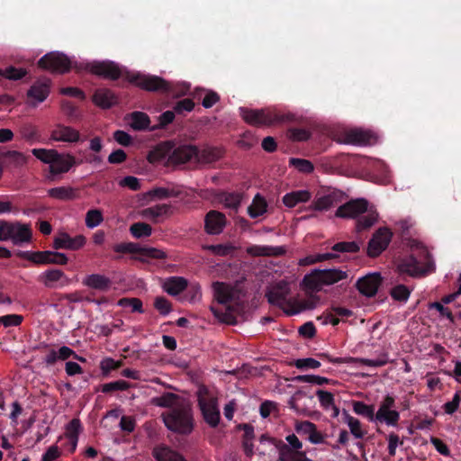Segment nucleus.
Here are the masks:
<instances>
[{"mask_svg": "<svg viewBox=\"0 0 461 461\" xmlns=\"http://www.w3.org/2000/svg\"><path fill=\"white\" fill-rule=\"evenodd\" d=\"M161 418L170 431L189 435L194 430V418L189 402L181 400L173 409L163 412Z\"/></svg>", "mask_w": 461, "mask_h": 461, "instance_id": "nucleus-1", "label": "nucleus"}, {"mask_svg": "<svg viewBox=\"0 0 461 461\" xmlns=\"http://www.w3.org/2000/svg\"><path fill=\"white\" fill-rule=\"evenodd\" d=\"M300 289L304 293L306 298L292 300L290 303L297 305V308L291 310L290 313H300L312 310L320 303L321 298L317 295V293L321 291L322 284L318 269H313L303 276L300 283Z\"/></svg>", "mask_w": 461, "mask_h": 461, "instance_id": "nucleus-2", "label": "nucleus"}, {"mask_svg": "<svg viewBox=\"0 0 461 461\" xmlns=\"http://www.w3.org/2000/svg\"><path fill=\"white\" fill-rule=\"evenodd\" d=\"M330 138L337 143L353 146H369L376 143L378 140L372 130L357 127L331 131Z\"/></svg>", "mask_w": 461, "mask_h": 461, "instance_id": "nucleus-3", "label": "nucleus"}, {"mask_svg": "<svg viewBox=\"0 0 461 461\" xmlns=\"http://www.w3.org/2000/svg\"><path fill=\"white\" fill-rule=\"evenodd\" d=\"M32 231L29 224L0 221V241L12 240L14 245L30 243Z\"/></svg>", "mask_w": 461, "mask_h": 461, "instance_id": "nucleus-4", "label": "nucleus"}, {"mask_svg": "<svg viewBox=\"0 0 461 461\" xmlns=\"http://www.w3.org/2000/svg\"><path fill=\"white\" fill-rule=\"evenodd\" d=\"M113 249L116 253L140 254L139 257H134L133 258L142 263L148 262V258L166 259L167 258V254L162 249L153 247H141L134 242L119 243L114 245Z\"/></svg>", "mask_w": 461, "mask_h": 461, "instance_id": "nucleus-5", "label": "nucleus"}, {"mask_svg": "<svg viewBox=\"0 0 461 461\" xmlns=\"http://www.w3.org/2000/svg\"><path fill=\"white\" fill-rule=\"evenodd\" d=\"M290 294V288L287 282L282 280L276 284V285L268 290L265 296L267 298V302L275 306L279 307L289 316L295 315L296 313H290L291 310H294L297 308V305L291 303L292 300L297 299L296 297H293L287 299V296Z\"/></svg>", "mask_w": 461, "mask_h": 461, "instance_id": "nucleus-6", "label": "nucleus"}, {"mask_svg": "<svg viewBox=\"0 0 461 461\" xmlns=\"http://www.w3.org/2000/svg\"><path fill=\"white\" fill-rule=\"evenodd\" d=\"M15 255L23 259L32 262L36 265H67L68 258L66 254L45 250V251H17Z\"/></svg>", "mask_w": 461, "mask_h": 461, "instance_id": "nucleus-7", "label": "nucleus"}, {"mask_svg": "<svg viewBox=\"0 0 461 461\" xmlns=\"http://www.w3.org/2000/svg\"><path fill=\"white\" fill-rule=\"evenodd\" d=\"M434 269V263L430 258L423 266H420L419 261L413 256L402 259L396 266V273L402 276V278L406 276L412 278H420Z\"/></svg>", "mask_w": 461, "mask_h": 461, "instance_id": "nucleus-8", "label": "nucleus"}, {"mask_svg": "<svg viewBox=\"0 0 461 461\" xmlns=\"http://www.w3.org/2000/svg\"><path fill=\"white\" fill-rule=\"evenodd\" d=\"M214 299L221 304H227L234 302L240 304L246 296V292L239 285H229L223 282H214L212 284Z\"/></svg>", "mask_w": 461, "mask_h": 461, "instance_id": "nucleus-9", "label": "nucleus"}, {"mask_svg": "<svg viewBox=\"0 0 461 461\" xmlns=\"http://www.w3.org/2000/svg\"><path fill=\"white\" fill-rule=\"evenodd\" d=\"M38 66L42 69L65 74L70 70L71 61L63 53L50 52L39 59Z\"/></svg>", "mask_w": 461, "mask_h": 461, "instance_id": "nucleus-10", "label": "nucleus"}, {"mask_svg": "<svg viewBox=\"0 0 461 461\" xmlns=\"http://www.w3.org/2000/svg\"><path fill=\"white\" fill-rule=\"evenodd\" d=\"M392 237V231L386 227H381L376 230L367 243V256L369 258L380 256L388 248Z\"/></svg>", "mask_w": 461, "mask_h": 461, "instance_id": "nucleus-11", "label": "nucleus"}, {"mask_svg": "<svg viewBox=\"0 0 461 461\" xmlns=\"http://www.w3.org/2000/svg\"><path fill=\"white\" fill-rule=\"evenodd\" d=\"M369 202L366 198L351 199L338 207L335 216L342 219H358L368 211Z\"/></svg>", "mask_w": 461, "mask_h": 461, "instance_id": "nucleus-12", "label": "nucleus"}, {"mask_svg": "<svg viewBox=\"0 0 461 461\" xmlns=\"http://www.w3.org/2000/svg\"><path fill=\"white\" fill-rule=\"evenodd\" d=\"M197 155V147L194 145H179L171 149V153L165 162L166 166H178L189 162L195 158Z\"/></svg>", "mask_w": 461, "mask_h": 461, "instance_id": "nucleus-13", "label": "nucleus"}, {"mask_svg": "<svg viewBox=\"0 0 461 461\" xmlns=\"http://www.w3.org/2000/svg\"><path fill=\"white\" fill-rule=\"evenodd\" d=\"M343 198L344 193L338 190L330 191L325 194L318 193L308 209L319 212L328 211L331 207L340 203Z\"/></svg>", "mask_w": 461, "mask_h": 461, "instance_id": "nucleus-14", "label": "nucleus"}, {"mask_svg": "<svg viewBox=\"0 0 461 461\" xmlns=\"http://www.w3.org/2000/svg\"><path fill=\"white\" fill-rule=\"evenodd\" d=\"M88 69L92 74L110 80H116L122 76L120 67L109 60L90 63Z\"/></svg>", "mask_w": 461, "mask_h": 461, "instance_id": "nucleus-15", "label": "nucleus"}, {"mask_svg": "<svg viewBox=\"0 0 461 461\" xmlns=\"http://www.w3.org/2000/svg\"><path fill=\"white\" fill-rule=\"evenodd\" d=\"M86 243V239L84 235H77L70 237L67 232H59L54 237L52 242V248L56 250L59 249H68V250H78L83 248Z\"/></svg>", "mask_w": 461, "mask_h": 461, "instance_id": "nucleus-16", "label": "nucleus"}, {"mask_svg": "<svg viewBox=\"0 0 461 461\" xmlns=\"http://www.w3.org/2000/svg\"><path fill=\"white\" fill-rule=\"evenodd\" d=\"M382 281L383 278L380 273H370L359 278L356 283V287L361 294L373 297L376 294Z\"/></svg>", "mask_w": 461, "mask_h": 461, "instance_id": "nucleus-17", "label": "nucleus"}, {"mask_svg": "<svg viewBox=\"0 0 461 461\" xmlns=\"http://www.w3.org/2000/svg\"><path fill=\"white\" fill-rule=\"evenodd\" d=\"M131 82L147 91H159L166 93L167 81L158 76L136 75L131 78Z\"/></svg>", "mask_w": 461, "mask_h": 461, "instance_id": "nucleus-18", "label": "nucleus"}, {"mask_svg": "<svg viewBox=\"0 0 461 461\" xmlns=\"http://www.w3.org/2000/svg\"><path fill=\"white\" fill-rule=\"evenodd\" d=\"M51 81L44 77L35 81L27 92L28 103L36 105L43 102L50 94Z\"/></svg>", "mask_w": 461, "mask_h": 461, "instance_id": "nucleus-19", "label": "nucleus"}, {"mask_svg": "<svg viewBox=\"0 0 461 461\" xmlns=\"http://www.w3.org/2000/svg\"><path fill=\"white\" fill-rule=\"evenodd\" d=\"M226 222L224 213L212 210L204 217V230L210 235H218L223 231Z\"/></svg>", "mask_w": 461, "mask_h": 461, "instance_id": "nucleus-20", "label": "nucleus"}, {"mask_svg": "<svg viewBox=\"0 0 461 461\" xmlns=\"http://www.w3.org/2000/svg\"><path fill=\"white\" fill-rule=\"evenodd\" d=\"M132 121L130 126L135 131L149 130L153 131L158 129H164L172 123L175 117H158V123L150 125L149 117H131Z\"/></svg>", "mask_w": 461, "mask_h": 461, "instance_id": "nucleus-21", "label": "nucleus"}, {"mask_svg": "<svg viewBox=\"0 0 461 461\" xmlns=\"http://www.w3.org/2000/svg\"><path fill=\"white\" fill-rule=\"evenodd\" d=\"M173 140H165L158 143L150 149L147 155V160L151 164H156L168 158L171 149L174 148Z\"/></svg>", "mask_w": 461, "mask_h": 461, "instance_id": "nucleus-22", "label": "nucleus"}, {"mask_svg": "<svg viewBox=\"0 0 461 461\" xmlns=\"http://www.w3.org/2000/svg\"><path fill=\"white\" fill-rule=\"evenodd\" d=\"M50 139L55 141L77 142L80 139L79 131L70 126L58 124L51 131Z\"/></svg>", "mask_w": 461, "mask_h": 461, "instance_id": "nucleus-23", "label": "nucleus"}, {"mask_svg": "<svg viewBox=\"0 0 461 461\" xmlns=\"http://www.w3.org/2000/svg\"><path fill=\"white\" fill-rule=\"evenodd\" d=\"M294 429L299 435L306 436L307 439L312 444L323 442L322 434L317 430L316 425L309 420L296 422Z\"/></svg>", "mask_w": 461, "mask_h": 461, "instance_id": "nucleus-24", "label": "nucleus"}, {"mask_svg": "<svg viewBox=\"0 0 461 461\" xmlns=\"http://www.w3.org/2000/svg\"><path fill=\"white\" fill-rule=\"evenodd\" d=\"M318 357L326 359L330 363L334 364H350V363H362L367 366H384L387 361L381 359H366V358H355V357H333L328 353H320Z\"/></svg>", "mask_w": 461, "mask_h": 461, "instance_id": "nucleus-25", "label": "nucleus"}, {"mask_svg": "<svg viewBox=\"0 0 461 461\" xmlns=\"http://www.w3.org/2000/svg\"><path fill=\"white\" fill-rule=\"evenodd\" d=\"M199 407L205 422L212 428L217 427L220 422V411L217 408L216 400L210 399L209 402L200 401Z\"/></svg>", "mask_w": 461, "mask_h": 461, "instance_id": "nucleus-26", "label": "nucleus"}, {"mask_svg": "<svg viewBox=\"0 0 461 461\" xmlns=\"http://www.w3.org/2000/svg\"><path fill=\"white\" fill-rule=\"evenodd\" d=\"M77 164L76 158L71 154L58 153L55 162L50 166V172L52 175L67 173Z\"/></svg>", "mask_w": 461, "mask_h": 461, "instance_id": "nucleus-27", "label": "nucleus"}, {"mask_svg": "<svg viewBox=\"0 0 461 461\" xmlns=\"http://www.w3.org/2000/svg\"><path fill=\"white\" fill-rule=\"evenodd\" d=\"M246 252L251 257H279L286 252L284 246H258L253 245L246 249Z\"/></svg>", "mask_w": 461, "mask_h": 461, "instance_id": "nucleus-28", "label": "nucleus"}, {"mask_svg": "<svg viewBox=\"0 0 461 461\" xmlns=\"http://www.w3.org/2000/svg\"><path fill=\"white\" fill-rule=\"evenodd\" d=\"M152 456L157 461H187L183 455L166 445L156 446Z\"/></svg>", "mask_w": 461, "mask_h": 461, "instance_id": "nucleus-29", "label": "nucleus"}, {"mask_svg": "<svg viewBox=\"0 0 461 461\" xmlns=\"http://www.w3.org/2000/svg\"><path fill=\"white\" fill-rule=\"evenodd\" d=\"M82 283L89 288L99 291H107L112 285L111 279L101 274L88 275L83 279Z\"/></svg>", "mask_w": 461, "mask_h": 461, "instance_id": "nucleus-30", "label": "nucleus"}, {"mask_svg": "<svg viewBox=\"0 0 461 461\" xmlns=\"http://www.w3.org/2000/svg\"><path fill=\"white\" fill-rule=\"evenodd\" d=\"M224 149L218 147H206L202 150L197 149L195 159L200 163H212L223 157Z\"/></svg>", "mask_w": 461, "mask_h": 461, "instance_id": "nucleus-31", "label": "nucleus"}, {"mask_svg": "<svg viewBox=\"0 0 461 461\" xmlns=\"http://www.w3.org/2000/svg\"><path fill=\"white\" fill-rule=\"evenodd\" d=\"M194 98L197 101H202V105L204 108H211L220 102V95L212 90L203 88H196L194 91Z\"/></svg>", "mask_w": 461, "mask_h": 461, "instance_id": "nucleus-32", "label": "nucleus"}, {"mask_svg": "<svg viewBox=\"0 0 461 461\" xmlns=\"http://www.w3.org/2000/svg\"><path fill=\"white\" fill-rule=\"evenodd\" d=\"M188 282L182 276L169 277L164 284L163 289L170 295L176 296L187 288Z\"/></svg>", "mask_w": 461, "mask_h": 461, "instance_id": "nucleus-33", "label": "nucleus"}, {"mask_svg": "<svg viewBox=\"0 0 461 461\" xmlns=\"http://www.w3.org/2000/svg\"><path fill=\"white\" fill-rule=\"evenodd\" d=\"M94 103L102 108H110L116 104L117 98L109 89H97L93 95Z\"/></svg>", "mask_w": 461, "mask_h": 461, "instance_id": "nucleus-34", "label": "nucleus"}, {"mask_svg": "<svg viewBox=\"0 0 461 461\" xmlns=\"http://www.w3.org/2000/svg\"><path fill=\"white\" fill-rule=\"evenodd\" d=\"M321 281L323 285H330L347 277L345 271L330 268V269H318Z\"/></svg>", "mask_w": 461, "mask_h": 461, "instance_id": "nucleus-35", "label": "nucleus"}, {"mask_svg": "<svg viewBox=\"0 0 461 461\" xmlns=\"http://www.w3.org/2000/svg\"><path fill=\"white\" fill-rule=\"evenodd\" d=\"M194 95V93L192 94ZM195 103L194 98H184L177 100L172 104V110L166 111L160 115H175V113L181 114L183 113H191L194 110Z\"/></svg>", "mask_w": 461, "mask_h": 461, "instance_id": "nucleus-36", "label": "nucleus"}, {"mask_svg": "<svg viewBox=\"0 0 461 461\" xmlns=\"http://www.w3.org/2000/svg\"><path fill=\"white\" fill-rule=\"evenodd\" d=\"M48 194L51 198L62 201H71L78 197L77 190L71 186H59L50 188L48 190Z\"/></svg>", "mask_w": 461, "mask_h": 461, "instance_id": "nucleus-37", "label": "nucleus"}, {"mask_svg": "<svg viewBox=\"0 0 461 461\" xmlns=\"http://www.w3.org/2000/svg\"><path fill=\"white\" fill-rule=\"evenodd\" d=\"M311 199V193L308 190H298L286 194L283 197L284 204L288 208L294 207L299 203H305Z\"/></svg>", "mask_w": 461, "mask_h": 461, "instance_id": "nucleus-38", "label": "nucleus"}, {"mask_svg": "<svg viewBox=\"0 0 461 461\" xmlns=\"http://www.w3.org/2000/svg\"><path fill=\"white\" fill-rule=\"evenodd\" d=\"M267 203L266 199L260 194H257L252 201V203L248 208L249 215L255 219L267 212Z\"/></svg>", "mask_w": 461, "mask_h": 461, "instance_id": "nucleus-39", "label": "nucleus"}, {"mask_svg": "<svg viewBox=\"0 0 461 461\" xmlns=\"http://www.w3.org/2000/svg\"><path fill=\"white\" fill-rule=\"evenodd\" d=\"M182 399L178 394L174 393H165L158 397H155L151 400V403L155 406L162 407V408H170L173 409L177 402H180Z\"/></svg>", "mask_w": 461, "mask_h": 461, "instance_id": "nucleus-40", "label": "nucleus"}, {"mask_svg": "<svg viewBox=\"0 0 461 461\" xmlns=\"http://www.w3.org/2000/svg\"><path fill=\"white\" fill-rule=\"evenodd\" d=\"M305 452L294 451L288 445L283 444L279 449L280 461H304L307 460Z\"/></svg>", "mask_w": 461, "mask_h": 461, "instance_id": "nucleus-41", "label": "nucleus"}, {"mask_svg": "<svg viewBox=\"0 0 461 461\" xmlns=\"http://www.w3.org/2000/svg\"><path fill=\"white\" fill-rule=\"evenodd\" d=\"M378 213L374 210H369L364 216H359L356 223V231L361 232L366 229L371 228L377 222Z\"/></svg>", "mask_w": 461, "mask_h": 461, "instance_id": "nucleus-42", "label": "nucleus"}, {"mask_svg": "<svg viewBox=\"0 0 461 461\" xmlns=\"http://www.w3.org/2000/svg\"><path fill=\"white\" fill-rule=\"evenodd\" d=\"M191 86L189 83L181 82V83H172L167 82V86L166 87V93L168 95H171L176 98H179L190 94Z\"/></svg>", "mask_w": 461, "mask_h": 461, "instance_id": "nucleus-43", "label": "nucleus"}, {"mask_svg": "<svg viewBox=\"0 0 461 461\" xmlns=\"http://www.w3.org/2000/svg\"><path fill=\"white\" fill-rule=\"evenodd\" d=\"M240 115H293L290 113H286L276 107H267L265 109H249L240 107Z\"/></svg>", "mask_w": 461, "mask_h": 461, "instance_id": "nucleus-44", "label": "nucleus"}, {"mask_svg": "<svg viewBox=\"0 0 461 461\" xmlns=\"http://www.w3.org/2000/svg\"><path fill=\"white\" fill-rule=\"evenodd\" d=\"M81 429L82 427L79 419L71 420L66 427V437L69 439L72 445V450L76 449Z\"/></svg>", "mask_w": 461, "mask_h": 461, "instance_id": "nucleus-45", "label": "nucleus"}, {"mask_svg": "<svg viewBox=\"0 0 461 461\" xmlns=\"http://www.w3.org/2000/svg\"><path fill=\"white\" fill-rule=\"evenodd\" d=\"M399 419L400 414L397 411L378 409L375 420L380 422H385L387 425L396 426Z\"/></svg>", "mask_w": 461, "mask_h": 461, "instance_id": "nucleus-46", "label": "nucleus"}, {"mask_svg": "<svg viewBox=\"0 0 461 461\" xmlns=\"http://www.w3.org/2000/svg\"><path fill=\"white\" fill-rule=\"evenodd\" d=\"M170 205L168 204H157L152 207H148L140 212V215L146 219L155 220L156 218L169 213Z\"/></svg>", "mask_w": 461, "mask_h": 461, "instance_id": "nucleus-47", "label": "nucleus"}, {"mask_svg": "<svg viewBox=\"0 0 461 461\" xmlns=\"http://www.w3.org/2000/svg\"><path fill=\"white\" fill-rule=\"evenodd\" d=\"M245 122L256 127L271 126L284 121L285 117H243Z\"/></svg>", "mask_w": 461, "mask_h": 461, "instance_id": "nucleus-48", "label": "nucleus"}, {"mask_svg": "<svg viewBox=\"0 0 461 461\" xmlns=\"http://www.w3.org/2000/svg\"><path fill=\"white\" fill-rule=\"evenodd\" d=\"M210 310L214 317L221 323L235 325L237 324L236 317L232 314V307L228 306L224 312H220L214 306H210Z\"/></svg>", "mask_w": 461, "mask_h": 461, "instance_id": "nucleus-49", "label": "nucleus"}, {"mask_svg": "<svg viewBox=\"0 0 461 461\" xmlns=\"http://www.w3.org/2000/svg\"><path fill=\"white\" fill-rule=\"evenodd\" d=\"M130 232L136 239L147 238L151 235L152 227L146 222L139 221L131 225Z\"/></svg>", "mask_w": 461, "mask_h": 461, "instance_id": "nucleus-50", "label": "nucleus"}, {"mask_svg": "<svg viewBox=\"0 0 461 461\" xmlns=\"http://www.w3.org/2000/svg\"><path fill=\"white\" fill-rule=\"evenodd\" d=\"M289 165L303 174H311L314 170L312 162L304 158H291L289 159Z\"/></svg>", "mask_w": 461, "mask_h": 461, "instance_id": "nucleus-51", "label": "nucleus"}, {"mask_svg": "<svg viewBox=\"0 0 461 461\" xmlns=\"http://www.w3.org/2000/svg\"><path fill=\"white\" fill-rule=\"evenodd\" d=\"M32 154L38 159L42 161L43 163L52 165L55 162L56 158H58V151L56 149H33Z\"/></svg>", "mask_w": 461, "mask_h": 461, "instance_id": "nucleus-52", "label": "nucleus"}, {"mask_svg": "<svg viewBox=\"0 0 461 461\" xmlns=\"http://www.w3.org/2000/svg\"><path fill=\"white\" fill-rule=\"evenodd\" d=\"M338 258V255L333 253H324V254H316L310 255L299 260V266H309L318 262H322L324 260H329L332 258Z\"/></svg>", "mask_w": 461, "mask_h": 461, "instance_id": "nucleus-53", "label": "nucleus"}, {"mask_svg": "<svg viewBox=\"0 0 461 461\" xmlns=\"http://www.w3.org/2000/svg\"><path fill=\"white\" fill-rule=\"evenodd\" d=\"M103 221V212L99 209L89 210L86 214L85 222L87 228L93 229L100 225Z\"/></svg>", "mask_w": 461, "mask_h": 461, "instance_id": "nucleus-54", "label": "nucleus"}, {"mask_svg": "<svg viewBox=\"0 0 461 461\" xmlns=\"http://www.w3.org/2000/svg\"><path fill=\"white\" fill-rule=\"evenodd\" d=\"M294 381L299 382V383H309V384H315L318 385H322L324 384H336L337 382L331 381L326 377L315 375H297L294 378Z\"/></svg>", "mask_w": 461, "mask_h": 461, "instance_id": "nucleus-55", "label": "nucleus"}, {"mask_svg": "<svg viewBox=\"0 0 461 461\" xmlns=\"http://www.w3.org/2000/svg\"><path fill=\"white\" fill-rule=\"evenodd\" d=\"M64 276L65 274L60 269H49L43 273L41 278L44 285L50 287L53 283L59 281Z\"/></svg>", "mask_w": 461, "mask_h": 461, "instance_id": "nucleus-56", "label": "nucleus"}, {"mask_svg": "<svg viewBox=\"0 0 461 461\" xmlns=\"http://www.w3.org/2000/svg\"><path fill=\"white\" fill-rule=\"evenodd\" d=\"M345 420H346L348 426L349 427L351 434L356 438H364L366 432L362 429L361 423L357 419L346 413Z\"/></svg>", "mask_w": 461, "mask_h": 461, "instance_id": "nucleus-57", "label": "nucleus"}, {"mask_svg": "<svg viewBox=\"0 0 461 461\" xmlns=\"http://www.w3.org/2000/svg\"><path fill=\"white\" fill-rule=\"evenodd\" d=\"M353 411L358 415H362L368 418L370 420H374L375 419L374 406L367 405L363 402H354Z\"/></svg>", "mask_w": 461, "mask_h": 461, "instance_id": "nucleus-58", "label": "nucleus"}, {"mask_svg": "<svg viewBox=\"0 0 461 461\" xmlns=\"http://www.w3.org/2000/svg\"><path fill=\"white\" fill-rule=\"evenodd\" d=\"M1 156L8 159V162L15 167H22L27 161L26 157L22 152L16 150L3 152Z\"/></svg>", "mask_w": 461, "mask_h": 461, "instance_id": "nucleus-59", "label": "nucleus"}, {"mask_svg": "<svg viewBox=\"0 0 461 461\" xmlns=\"http://www.w3.org/2000/svg\"><path fill=\"white\" fill-rule=\"evenodd\" d=\"M117 304L121 307H131L132 312L142 313L144 312L142 301L139 298L123 297L118 301Z\"/></svg>", "mask_w": 461, "mask_h": 461, "instance_id": "nucleus-60", "label": "nucleus"}, {"mask_svg": "<svg viewBox=\"0 0 461 461\" xmlns=\"http://www.w3.org/2000/svg\"><path fill=\"white\" fill-rule=\"evenodd\" d=\"M331 249L340 253H357L360 247L356 241H341L334 244Z\"/></svg>", "mask_w": 461, "mask_h": 461, "instance_id": "nucleus-61", "label": "nucleus"}, {"mask_svg": "<svg viewBox=\"0 0 461 461\" xmlns=\"http://www.w3.org/2000/svg\"><path fill=\"white\" fill-rule=\"evenodd\" d=\"M27 74L26 69L17 68L13 66H9L4 69H0V75L10 80H18L23 78Z\"/></svg>", "mask_w": 461, "mask_h": 461, "instance_id": "nucleus-62", "label": "nucleus"}, {"mask_svg": "<svg viewBox=\"0 0 461 461\" xmlns=\"http://www.w3.org/2000/svg\"><path fill=\"white\" fill-rule=\"evenodd\" d=\"M411 294V290L404 285H397L390 291V295L398 302H406Z\"/></svg>", "mask_w": 461, "mask_h": 461, "instance_id": "nucleus-63", "label": "nucleus"}, {"mask_svg": "<svg viewBox=\"0 0 461 461\" xmlns=\"http://www.w3.org/2000/svg\"><path fill=\"white\" fill-rule=\"evenodd\" d=\"M242 194L239 193H228L223 195L222 203L225 207L237 211L240 206Z\"/></svg>", "mask_w": 461, "mask_h": 461, "instance_id": "nucleus-64", "label": "nucleus"}]
</instances>
